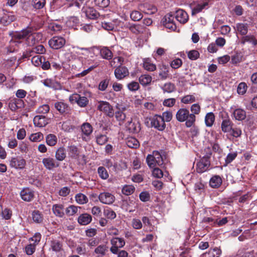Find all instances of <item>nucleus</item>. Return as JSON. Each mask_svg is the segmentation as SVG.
<instances>
[{"instance_id": "obj_1", "label": "nucleus", "mask_w": 257, "mask_h": 257, "mask_svg": "<svg viewBox=\"0 0 257 257\" xmlns=\"http://www.w3.org/2000/svg\"><path fill=\"white\" fill-rule=\"evenodd\" d=\"M176 118L179 122H185L187 127L192 126L196 121V116L194 114H190L189 110L186 108H180L176 114Z\"/></svg>"}, {"instance_id": "obj_2", "label": "nucleus", "mask_w": 257, "mask_h": 257, "mask_svg": "<svg viewBox=\"0 0 257 257\" xmlns=\"http://www.w3.org/2000/svg\"><path fill=\"white\" fill-rule=\"evenodd\" d=\"M146 162L151 168L161 166L163 164L162 156L158 151H153L152 154L148 155L146 158Z\"/></svg>"}, {"instance_id": "obj_3", "label": "nucleus", "mask_w": 257, "mask_h": 257, "mask_svg": "<svg viewBox=\"0 0 257 257\" xmlns=\"http://www.w3.org/2000/svg\"><path fill=\"white\" fill-rule=\"evenodd\" d=\"M98 110L103 112L106 115L112 117L114 114L112 106L105 101H99L97 105Z\"/></svg>"}, {"instance_id": "obj_4", "label": "nucleus", "mask_w": 257, "mask_h": 257, "mask_svg": "<svg viewBox=\"0 0 257 257\" xmlns=\"http://www.w3.org/2000/svg\"><path fill=\"white\" fill-rule=\"evenodd\" d=\"M146 227V226L151 225V222L147 216H143L142 218V220L138 218H134L131 221V226L135 229L139 230L142 228L143 226Z\"/></svg>"}, {"instance_id": "obj_5", "label": "nucleus", "mask_w": 257, "mask_h": 257, "mask_svg": "<svg viewBox=\"0 0 257 257\" xmlns=\"http://www.w3.org/2000/svg\"><path fill=\"white\" fill-rule=\"evenodd\" d=\"M26 165V161L21 156L12 157L10 160V166L16 169L23 170Z\"/></svg>"}, {"instance_id": "obj_6", "label": "nucleus", "mask_w": 257, "mask_h": 257, "mask_svg": "<svg viewBox=\"0 0 257 257\" xmlns=\"http://www.w3.org/2000/svg\"><path fill=\"white\" fill-rule=\"evenodd\" d=\"M98 197L99 201L104 204L111 205L115 201L114 195L109 192L100 193Z\"/></svg>"}, {"instance_id": "obj_7", "label": "nucleus", "mask_w": 257, "mask_h": 257, "mask_svg": "<svg viewBox=\"0 0 257 257\" xmlns=\"http://www.w3.org/2000/svg\"><path fill=\"white\" fill-rule=\"evenodd\" d=\"M69 101L71 103H76L80 107H84L88 103V99L85 96H81L78 94L70 96Z\"/></svg>"}, {"instance_id": "obj_8", "label": "nucleus", "mask_w": 257, "mask_h": 257, "mask_svg": "<svg viewBox=\"0 0 257 257\" xmlns=\"http://www.w3.org/2000/svg\"><path fill=\"white\" fill-rule=\"evenodd\" d=\"M112 245L110 250L113 254H116L119 248H121L125 245L123 239L119 237H114L110 241Z\"/></svg>"}, {"instance_id": "obj_9", "label": "nucleus", "mask_w": 257, "mask_h": 257, "mask_svg": "<svg viewBox=\"0 0 257 257\" xmlns=\"http://www.w3.org/2000/svg\"><path fill=\"white\" fill-rule=\"evenodd\" d=\"M210 161L207 157H203L196 164V171L198 173H202L208 170Z\"/></svg>"}, {"instance_id": "obj_10", "label": "nucleus", "mask_w": 257, "mask_h": 257, "mask_svg": "<svg viewBox=\"0 0 257 257\" xmlns=\"http://www.w3.org/2000/svg\"><path fill=\"white\" fill-rule=\"evenodd\" d=\"M151 124L155 128L160 131H163L166 127V124L162 116L155 115L151 120Z\"/></svg>"}, {"instance_id": "obj_11", "label": "nucleus", "mask_w": 257, "mask_h": 257, "mask_svg": "<svg viewBox=\"0 0 257 257\" xmlns=\"http://www.w3.org/2000/svg\"><path fill=\"white\" fill-rule=\"evenodd\" d=\"M15 16L11 13L3 10L0 11V23L7 25L15 20Z\"/></svg>"}, {"instance_id": "obj_12", "label": "nucleus", "mask_w": 257, "mask_h": 257, "mask_svg": "<svg viewBox=\"0 0 257 257\" xmlns=\"http://www.w3.org/2000/svg\"><path fill=\"white\" fill-rule=\"evenodd\" d=\"M65 40L61 37H54L49 41V45L54 49L62 48L65 44Z\"/></svg>"}, {"instance_id": "obj_13", "label": "nucleus", "mask_w": 257, "mask_h": 257, "mask_svg": "<svg viewBox=\"0 0 257 257\" xmlns=\"http://www.w3.org/2000/svg\"><path fill=\"white\" fill-rule=\"evenodd\" d=\"M33 31L34 29L32 27H27L26 29H23L20 32H16L14 37L16 39H26V41H27Z\"/></svg>"}, {"instance_id": "obj_14", "label": "nucleus", "mask_w": 257, "mask_h": 257, "mask_svg": "<svg viewBox=\"0 0 257 257\" xmlns=\"http://www.w3.org/2000/svg\"><path fill=\"white\" fill-rule=\"evenodd\" d=\"M20 196L24 201L30 202L34 198V191L30 188H24L21 191Z\"/></svg>"}, {"instance_id": "obj_15", "label": "nucleus", "mask_w": 257, "mask_h": 257, "mask_svg": "<svg viewBox=\"0 0 257 257\" xmlns=\"http://www.w3.org/2000/svg\"><path fill=\"white\" fill-rule=\"evenodd\" d=\"M233 116L236 120H242L246 117L245 111L241 108H236L235 106L230 107Z\"/></svg>"}, {"instance_id": "obj_16", "label": "nucleus", "mask_w": 257, "mask_h": 257, "mask_svg": "<svg viewBox=\"0 0 257 257\" xmlns=\"http://www.w3.org/2000/svg\"><path fill=\"white\" fill-rule=\"evenodd\" d=\"M82 139L85 141H88V137L93 131L91 124L89 123H84L81 126Z\"/></svg>"}, {"instance_id": "obj_17", "label": "nucleus", "mask_w": 257, "mask_h": 257, "mask_svg": "<svg viewBox=\"0 0 257 257\" xmlns=\"http://www.w3.org/2000/svg\"><path fill=\"white\" fill-rule=\"evenodd\" d=\"M42 163L46 169L51 170L59 166V164L54 159L50 157L44 158L42 159Z\"/></svg>"}, {"instance_id": "obj_18", "label": "nucleus", "mask_w": 257, "mask_h": 257, "mask_svg": "<svg viewBox=\"0 0 257 257\" xmlns=\"http://www.w3.org/2000/svg\"><path fill=\"white\" fill-rule=\"evenodd\" d=\"M126 127L130 133H138L140 130V124L137 120H133L128 121L126 123Z\"/></svg>"}, {"instance_id": "obj_19", "label": "nucleus", "mask_w": 257, "mask_h": 257, "mask_svg": "<svg viewBox=\"0 0 257 257\" xmlns=\"http://www.w3.org/2000/svg\"><path fill=\"white\" fill-rule=\"evenodd\" d=\"M129 74L127 68L125 66H119L114 70L115 77L119 80H121L127 76Z\"/></svg>"}, {"instance_id": "obj_20", "label": "nucleus", "mask_w": 257, "mask_h": 257, "mask_svg": "<svg viewBox=\"0 0 257 257\" xmlns=\"http://www.w3.org/2000/svg\"><path fill=\"white\" fill-rule=\"evenodd\" d=\"M82 12L87 18L90 19H95L99 16V14L92 7H83Z\"/></svg>"}, {"instance_id": "obj_21", "label": "nucleus", "mask_w": 257, "mask_h": 257, "mask_svg": "<svg viewBox=\"0 0 257 257\" xmlns=\"http://www.w3.org/2000/svg\"><path fill=\"white\" fill-rule=\"evenodd\" d=\"M175 17L181 24L186 23L189 19L187 13L182 9H179L176 11Z\"/></svg>"}, {"instance_id": "obj_22", "label": "nucleus", "mask_w": 257, "mask_h": 257, "mask_svg": "<svg viewBox=\"0 0 257 257\" xmlns=\"http://www.w3.org/2000/svg\"><path fill=\"white\" fill-rule=\"evenodd\" d=\"M34 124L37 127L45 126L48 123V119L43 115H36L33 119Z\"/></svg>"}, {"instance_id": "obj_23", "label": "nucleus", "mask_w": 257, "mask_h": 257, "mask_svg": "<svg viewBox=\"0 0 257 257\" xmlns=\"http://www.w3.org/2000/svg\"><path fill=\"white\" fill-rule=\"evenodd\" d=\"M53 213L57 217H63L64 215V205L61 204H56L52 206Z\"/></svg>"}, {"instance_id": "obj_24", "label": "nucleus", "mask_w": 257, "mask_h": 257, "mask_svg": "<svg viewBox=\"0 0 257 257\" xmlns=\"http://www.w3.org/2000/svg\"><path fill=\"white\" fill-rule=\"evenodd\" d=\"M92 221L91 216L88 213L81 214L78 218V222L82 225L88 224Z\"/></svg>"}, {"instance_id": "obj_25", "label": "nucleus", "mask_w": 257, "mask_h": 257, "mask_svg": "<svg viewBox=\"0 0 257 257\" xmlns=\"http://www.w3.org/2000/svg\"><path fill=\"white\" fill-rule=\"evenodd\" d=\"M68 155L73 159H78L79 157L80 151L75 146H70L67 149Z\"/></svg>"}, {"instance_id": "obj_26", "label": "nucleus", "mask_w": 257, "mask_h": 257, "mask_svg": "<svg viewBox=\"0 0 257 257\" xmlns=\"http://www.w3.org/2000/svg\"><path fill=\"white\" fill-rule=\"evenodd\" d=\"M42 37V34L40 33H34V31L32 32V34L29 37L28 40L27 41V43L29 45H33L35 44L36 42L39 41Z\"/></svg>"}, {"instance_id": "obj_27", "label": "nucleus", "mask_w": 257, "mask_h": 257, "mask_svg": "<svg viewBox=\"0 0 257 257\" xmlns=\"http://www.w3.org/2000/svg\"><path fill=\"white\" fill-rule=\"evenodd\" d=\"M99 53L101 58L103 59L110 60L112 58L113 55L112 52L106 47L101 48Z\"/></svg>"}, {"instance_id": "obj_28", "label": "nucleus", "mask_w": 257, "mask_h": 257, "mask_svg": "<svg viewBox=\"0 0 257 257\" xmlns=\"http://www.w3.org/2000/svg\"><path fill=\"white\" fill-rule=\"evenodd\" d=\"M140 9L143 11L144 13L148 15L154 14L157 10L155 7L147 3L141 6L140 7Z\"/></svg>"}, {"instance_id": "obj_29", "label": "nucleus", "mask_w": 257, "mask_h": 257, "mask_svg": "<svg viewBox=\"0 0 257 257\" xmlns=\"http://www.w3.org/2000/svg\"><path fill=\"white\" fill-rule=\"evenodd\" d=\"M234 28L241 35H246L248 31V25L247 24L237 23Z\"/></svg>"}, {"instance_id": "obj_30", "label": "nucleus", "mask_w": 257, "mask_h": 257, "mask_svg": "<svg viewBox=\"0 0 257 257\" xmlns=\"http://www.w3.org/2000/svg\"><path fill=\"white\" fill-rule=\"evenodd\" d=\"M230 59L232 64L236 65L243 61V55L241 52H236L231 56Z\"/></svg>"}, {"instance_id": "obj_31", "label": "nucleus", "mask_w": 257, "mask_h": 257, "mask_svg": "<svg viewBox=\"0 0 257 257\" xmlns=\"http://www.w3.org/2000/svg\"><path fill=\"white\" fill-rule=\"evenodd\" d=\"M143 67L149 71H154L156 69V66L150 59H145L143 61Z\"/></svg>"}, {"instance_id": "obj_32", "label": "nucleus", "mask_w": 257, "mask_h": 257, "mask_svg": "<svg viewBox=\"0 0 257 257\" xmlns=\"http://www.w3.org/2000/svg\"><path fill=\"white\" fill-rule=\"evenodd\" d=\"M222 183V179L219 176H214L210 180L209 184L212 188H218Z\"/></svg>"}, {"instance_id": "obj_33", "label": "nucleus", "mask_w": 257, "mask_h": 257, "mask_svg": "<svg viewBox=\"0 0 257 257\" xmlns=\"http://www.w3.org/2000/svg\"><path fill=\"white\" fill-rule=\"evenodd\" d=\"M159 75L162 80L166 79L169 76L168 67L164 64L160 66V72Z\"/></svg>"}, {"instance_id": "obj_34", "label": "nucleus", "mask_w": 257, "mask_h": 257, "mask_svg": "<svg viewBox=\"0 0 257 257\" xmlns=\"http://www.w3.org/2000/svg\"><path fill=\"white\" fill-rule=\"evenodd\" d=\"M221 254V249L219 248L215 247L210 249L207 253L203 254V257H219Z\"/></svg>"}, {"instance_id": "obj_35", "label": "nucleus", "mask_w": 257, "mask_h": 257, "mask_svg": "<svg viewBox=\"0 0 257 257\" xmlns=\"http://www.w3.org/2000/svg\"><path fill=\"white\" fill-rule=\"evenodd\" d=\"M232 127V123L229 119L223 120L221 123V129L224 133L230 132Z\"/></svg>"}, {"instance_id": "obj_36", "label": "nucleus", "mask_w": 257, "mask_h": 257, "mask_svg": "<svg viewBox=\"0 0 257 257\" xmlns=\"http://www.w3.org/2000/svg\"><path fill=\"white\" fill-rule=\"evenodd\" d=\"M19 61L15 57H11L5 62V66L8 68H17L19 65Z\"/></svg>"}, {"instance_id": "obj_37", "label": "nucleus", "mask_w": 257, "mask_h": 257, "mask_svg": "<svg viewBox=\"0 0 257 257\" xmlns=\"http://www.w3.org/2000/svg\"><path fill=\"white\" fill-rule=\"evenodd\" d=\"M215 121V116L213 112L207 113L205 117V123L207 127H211L213 125Z\"/></svg>"}, {"instance_id": "obj_38", "label": "nucleus", "mask_w": 257, "mask_h": 257, "mask_svg": "<svg viewBox=\"0 0 257 257\" xmlns=\"http://www.w3.org/2000/svg\"><path fill=\"white\" fill-rule=\"evenodd\" d=\"M140 83L143 86H146L151 83L152 77L149 74L142 75L139 78Z\"/></svg>"}, {"instance_id": "obj_39", "label": "nucleus", "mask_w": 257, "mask_h": 257, "mask_svg": "<svg viewBox=\"0 0 257 257\" xmlns=\"http://www.w3.org/2000/svg\"><path fill=\"white\" fill-rule=\"evenodd\" d=\"M125 108L123 107L121 110H117L115 113V117L116 120L119 122V124L123 123L126 118V115L123 112Z\"/></svg>"}, {"instance_id": "obj_40", "label": "nucleus", "mask_w": 257, "mask_h": 257, "mask_svg": "<svg viewBox=\"0 0 257 257\" xmlns=\"http://www.w3.org/2000/svg\"><path fill=\"white\" fill-rule=\"evenodd\" d=\"M57 138L54 134H49L46 137V142L49 146H54L57 143Z\"/></svg>"}, {"instance_id": "obj_41", "label": "nucleus", "mask_w": 257, "mask_h": 257, "mask_svg": "<svg viewBox=\"0 0 257 257\" xmlns=\"http://www.w3.org/2000/svg\"><path fill=\"white\" fill-rule=\"evenodd\" d=\"M32 217L33 221L37 223L42 222L43 220V215L38 210H35L32 212Z\"/></svg>"}, {"instance_id": "obj_42", "label": "nucleus", "mask_w": 257, "mask_h": 257, "mask_svg": "<svg viewBox=\"0 0 257 257\" xmlns=\"http://www.w3.org/2000/svg\"><path fill=\"white\" fill-rule=\"evenodd\" d=\"M126 144L129 148H137L139 147V141L134 137H129L127 139Z\"/></svg>"}, {"instance_id": "obj_43", "label": "nucleus", "mask_w": 257, "mask_h": 257, "mask_svg": "<svg viewBox=\"0 0 257 257\" xmlns=\"http://www.w3.org/2000/svg\"><path fill=\"white\" fill-rule=\"evenodd\" d=\"M208 5V3L207 2H203L198 4L193 8L192 13L194 14L200 12L203 9H206Z\"/></svg>"}, {"instance_id": "obj_44", "label": "nucleus", "mask_w": 257, "mask_h": 257, "mask_svg": "<svg viewBox=\"0 0 257 257\" xmlns=\"http://www.w3.org/2000/svg\"><path fill=\"white\" fill-rule=\"evenodd\" d=\"M126 28L134 34H139L142 32V29L140 25L131 24L130 23L126 25Z\"/></svg>"}, {"instance_id": "obj_45", "label": "nucleus", "mask_w": 257, "mask_h": 257, "mask_svg": "<svg viewBox=\"0 0 257 257\" xmlns=\"http://www.w3.org/2000/svg\"><path fill=\"white\" fill-rule=\"evenodd\" d=\"M56 159L59 161H62L66 158V153L64 148H59L55 153Z\"/></svg>"}, {"instance_id": "obj_46", "label": "nucleus", "mask_w": 257, "mask_h": 257, "mask_svg": "<svg viewBox=\"0 0 257 257\" xmlns=\"http://www.w3.org/2000/svg\"><path fill=\"white\" fill-rule=\"evenodd\" d=\"M108 251V247L106 245H100L98 246L94 250V252L100 256L105 255Z\"/></svg>"}, {"instance_id": "obj_47", "label": "nucleus", "mask_w": 257, "mask_h": 257, "mask_svg": "<svg viewBox=\"0 0 257 257\" xmlns=\"http://www.w3.org/2000/svg\"><path fill=\"white\" fill-rule=\"evenodd\" d=\"M246 42L250 43L253 45H257V41L255 40L254 37L252 35L245 36L241 38V44H244Z\"/></svg>"}, {"instance_id": "obj_48", "label": "nucleus", "mask_w": 257, "mask_h": 257, "mask_svg": "<svg viewBox=\"0 0 257 257\" xmlns=\"http://www.w3.org/2000/svg\"><path fill=\"white\" fill-rule=\"evenodd\" d=\"M79 209H80V207L70 205L66 208V213L68 216H73L77 213Z\"/></svg>"}, {"instance_id": "obj_49", "label": "nucleus", "mask_w": 257, "mask_h": 257, "mask_svg": "<svg viewBox=\"0 0 257 257\" xmlns=\"http://www.w3.org/2000/svg\"><path fill=\"white\" fill-rule=\"evenodd\" d=\"M162 89L164 92L171 93L175 89V86L174 84L171 82H167L164 84L162 87Z\"/></svg>"}, {"instance_id": "obj_50", "label": "nucleus", "mask_w": 257, "mask_h": 257, "mask_svg": "<svg viewBox=\"0 0 257 257\" xmlns=\"http://www.w3.org/2000/svg\"><path fill=\"white\" fill-rule=\"evenodd\" d=\"M55 107L61 113H64L68 109V105L63 102H57L55 103Z\"/></svg>"}, {"instance_id": "obj_51", "label": "nucleus", "mask_w": 257, "mask_h": 257, "mask_svg": "<svg viewBox=\"0 0 257 257\" xmlns=\"http://www.w3.org/2000/svg\"><path fill=\"white\" fill-rule=\"evenodd\" d=\"M44 136L42 133L40 132L31 134L29 137V139L33 142H39L43 139Z\"/></svg>"}, {"instance_id": "obj_52", "label": "nucleus", "mask_w": 257, "mask_h": 257, "mask_svg": "<svg viewBox=\"0 0 257 257\" xmlns=\"http://www.w3.org/2000/svg\"><path fill=\"white\" fill-rule=\"evenodd\" d=\"M75 200L77 203L79 204H84L86 203L88 200L86 195L82 193H79L76 195Z\"/></svg>"}, {"instance_id": "obj_53", "label": "nucleus", "mask_w": 257, "mask_h": 257, "mask_svg": "<svg viewBox=\"0 0 257 257\" xmlns=\"http://www.w3.org/2000/svg\"><path fill=\"white\" fill-rule=\"evenodd\" d=\"M79 23V20L77 17H70L66 22V25L70 28L75 29V27Z\"/></svg>"}, {"instance_id": "obj_54", "label": "nucleus", "mask_w": 257, "mask_h": 257, "mask_svg": "<svg viewBox=\"0 0 257 257\" xmlns=\"http://www.w3.org/2000/svg\"><path fill=\"white\" fill-rule=\"evenodd\" d=\"M43 60H45V58L43 56L36 55L32 57L31 62L34 66L37 67L41 65Z\"/></svg>"}, {"instance_id": "obj_55", "label": "nucleus", "mask_w": 257, "mask_h": 257, "mask_svg": "<svg viewBox=\"0 0 257 257\" xmlns=\"http://www.w3.org/2000/svg\"><path fill=\"white\" fill-rule=\"evenodd\" d=\"M196 101V98L193 95H187L183 97L181 100L182 103L190 104Z\"/></svg>"}, {"instance_id": "obj_56", "label": "nucleus", "mask_w": 257, "mask_h": 257, "mask_svg": "<svg viewBox=\"0 0 257 257\" xmlns=\"http://www.w3.org/2000/svg\"><path fill=\"white\" fill-rule=\"evenodd\" d=\"M98 174L99 176L103 180H106L108 178L109 175L105 169V168L103 167H99L97 170Z\"/></svg>"}, {"instance_id": "obj_57", "label": "nucleus", "mask_w": 257, "mask_h": 257, "mask_svg": "<svg viewBox=\"0 0 257 257\" xmlns=\"http://www.w3.org/2000/svg\"><path fill=\"white\" fill-rule=\"evenodd\" d=\"M130 18L134 21H139L143 18V15L138 11H133L130 14Z\"/></svg>"}, {"instance_id": "obj_58", "label": "nucleus", "mask_w": 257, "mask_h": 257, "mask_svg": "<svg viewBox=\"0 0 257 257\" xmlns=\"http://www.w3.org/2000/svg\"><path fill=\"white\" fill-rule=\"evenodd\" d=\"M96 143L99 145L105 144L108 141V138L105 135H98L96 137Z\"/></svg>"}, {"instance_id": "obj_59", "label": "nucleus", "mask_w": 257, "mask_h": 257, "mask_svg": "<svg viewBox=\"0 0 257 257\" xmlns=\"http://www.w3.org/2000/svg\"><path fill=\"white\" fill-rule=\"evenodd\" d=\"M135 187L133 185H125L122 189V193L125 195H130L133 193Z\"/></svg>"}, {"instance_id": "obj_60", "label": "nucleus", "mask_w": 257, "mask_h": 257, "mask_svg": "<svg viewBox=\"0 0 257 257\" xmlns=\"http://www.w3.org/2000/svg\"><path fill=\"white\" fill-rule=\"evenodd\" d=\"M103 213L108 219H113L116 217V213L110 208L105 209Z\"/></svg>"}, {"instance_id": "obj_61", "label": "nucleus", "mask_w": 257, "mask_h": 257, "mask_svg": "<svg viewBox=\"0 0 257 257\" xmlns=\"http://www.w3.org/2000/svg\"><path fill=\"white\" fill-rule=\"evenodd\" d=\"M94 5L100 8H106L109 5V0H94Z\"/></svg>"}, {"instance_id": "obj_62", "label": "nucleus", "mask_w": 257, "mask_h": 257, "mask_svg": "<svg viewBox=\"0 0 257 257\" xmlns=\"http://www.w3.org/2000/svg\"><path fill=\"white\" fill-rule=\"evenodd\" d=\"M190 110L192 112L190 114H194V115L195 116L200 113L201 107L198 103H194L191 106Z\"/></svg>"}, {"instance_id": "obj_63", "label": "nucleus", "mask_w": 257, "mask_h": 257, "mask_svg": "<svg viewBox=\"0 0 257 257\" xmlns=\"http://www.w3.org/2000/svg\"><path fill=\"white\" fill-rule=\"evenodd\" d=\"M247 85L245 82H241L240 83L237 87V91L239 94L243 95L244 94L247 90Z\"/></svg>"}, {"instance_id": "obj_64", "label": "nucleus", "mask_w": 257, "mask_h": 257, "mask_svg": "<svg viewBox=\"0 0 257 257\" xmlns=\"http://www.w3.org/2000/svg\"><path fill=\"white\" fill-rule=\"evenodd\" d=\"M127 87L130 91H136L139 89L140 85L138 82L136 81H132L127 84Z\"/></svg>"}]
</instances>
